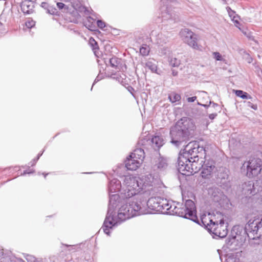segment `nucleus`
<instances>
[{
  "instance_id": "44",
  "label": "nucleus",
  "mask_w": 262,
  "mask_h": 262,
  "mask_svg": "<svg viewBox=\"0 0 262 262\" xmlns=\"http://www.w3.org/2000/svg\"><path fill=\"white\" fill-rule=\"evenodd\" d=\"M57 6L59 9H62L63 8L65 5L62 3L58 2L57 3Z\"/></svg>"
},
{
  "instance_id": "39",
  "label": "nucleus",
  "mask_w": 262,
  "mask_h": 262,
  "mask_svg": "<svg viewBox=\"0 0 262 262\" xmlns=\"http://www.w3.org/2000/svg\"><path fill=\"white\" fill-rule=\"evenodd\" d=\"M97 24L98 27L100 29H103L105 27V23L101 20H98L97 21Z\"/></svg>"
},
{
  "instance_id": "45",
  "label": "nucleus",
  "mask_w": 262,
  "mask_h": 262,
  "mask_svg": "<svg viewBox=\"0 0 262 262\" xmlns=\"http://www.w3.org/2000/svg\"><path fill=\"white\" fill-rule=\"evenodd\" d=\"M217 116V114L216 113H212V114H210L209 115V118L211 119V120H213L215 118V117Z\"/></svg>"
},
{
  "instance_id": "29",
  "label": "nucleus",
  "mask_w": 262,
  "mask_h": 262,
  "mask_svg": "<svg viewBox=\"0 0 262 262\" xmlns=\"http://www.w3.org/2000/svg\"><path fill=\"white\" fill-rule=\"evenodd\" d=\"M111 77L112 79H115L118 81L119 82L121 83L123 82V78L120 75L115 73L111 75Z\"/></svg>"
},
{
  "instance_id": "40",
  "label": "nucleus",
  "mask_w": 262,
  "mask_h": 262,
  "mask_svg": "<svg viewBox=\"0 0 262 262\" xmlns=\"http://www.w3.org/2000/svg\"><path fill=\"white\" fill-rule=\"evenodd\" d=\"M226 262H239V261L238 258L229 256L226 259Z\"/></svg>"
},
{
  "instance_id": "34",
  "label": "nucleus",
  "mask_w": 262,
  "mask_h": 262,
  "mask_svg": "<svg viewBox=\"0 0 262 262\" xmlns=\"http://www.w3.org/2000/svg\"><path fill=\"white\" fill-rule=\"evenodd\" d=\"M26 26L28 28H32L35 25V22L32 19H28L26 21Z\"/></svg>"
},
{
  "instance_id": "7",
  "label": "nucleus",
  "mask_w": 262,
  "mask_h": 262,
  "mask_svg": "<svg viewBox=\"0 0 262 262\" xmlns=\"http://www.w3.org/2000/svg\"><path fill=\"white\" fill-rule=\"evenodd\" d=\"M262 161L259 158H252L243 164L241 169H246V175L249 178L258 176L262 169Z\"/></svg>"
},
{
  "instance_id": "26",
  "label": "nucleus",
  "mask_w": 262,
  "mask_h": 262,
  "mask_svg": "<svg viewBox=\"0 0 262 262\" xmlns=\"http://www.w3.org/2000/svg\"><path fill=\"white\" fill-rule=\"evenodd\" d=\"M145 67L150 70L152 72L156 73L157 66L152 61H148L145 63Z\"/></svg>"
},
{
  "instance_id": "31",
  "label": "nucleus",
  "mask_w": 262,
  "mask_h": 262,
  "mask_svg": "<svg viewBox=\"0 0 262 262\" xmlns=\"http://www.w3.org/2000/svg\"><path fill=\"white\" fill-rule=\"evenodd\" d=\"M90 43L92 47L93 50L94 51V52H95L96 51L95 50L98 49V46L97 45V42L95 40L94 38H91L90 39Z\"/></svg>"
},
{
  "instance_id": "48",
  "label": "nucleus",
  "mask_w": 262,
  "mask_h": 262,
  "mask_svg": "<svg viewBox=\"0 0 262 262\" xmlns=\"http://www.w3.org/2000/svg\"><path fill=\"white\" fill-rule=\"evenodd\" d=\"M218 105L217 104L215 103H214V102H212V106L213 107H215V106H217Z\"/></svg>"
},
{
  "instance_id": "8",
  "label": "nucleus",
  "mask_w": 262,
  "mask_h": 262,
  "mask_svg": "<svg viewBox=\"0 0 262 262\" xmlns=\"http://www.w3.org/2000/svg\"><path fill=\"white\" fill-rule=\"evenodd\" d=\"M242 194L246 197L253 195L257 192H259L262 197V179L256 183V186L252 181L245 182L241 185Z\"/></svg>"
},
{
  "instance_id": "42",
  "label": "nucleus",
  "mask_w": 262,
  "mask_h": 262,
  "mask_svg": "<svg viewBox=\"0 0 262 262\" xmlns=\"http://www.w3.org/2000/svg\"><path fill=\"white\" fill-rule=\"evenodd\" d=\"M227 11L228 12V14L231 18H232L234 16V15H236L235 14V12L234 11L232 10L230 8H227Z\"/></svg>"
},
{
  "instance_id": "5",
  "label": "nucleus",
  "mask_w": 262,
  "mask_h": 262,
  "mask_svg": "<svg viewBox=\"0 0 262 262\" xmlns=\"http://www.w3.org/2000/svg\"><path fill=\"white\" fill-rule=\"evenodd\" d=\"M168 214L176 215L196 222L198 217L194 203L191 200L186 201L184 204L170 201Z\"/></svg>"
},
{
  "instance_id": "32",
  "label": "nucleus",
  "mask_w": 262,
  "mask_h": 262,
  "mask_svg": "<svg viewBox=\"0 0 262 262\" xmlns=\"http://www.w3.org/2000/svg\"><path fill=\"white\" fill-rule=\"evenodd\" d=\"M213 58L217 61H222L223 58L221 55V54L217 52H214L212 53Z\"/></svg>"
},
{
  "instance_id": "49",
  "label": "nucleus",
  "mask_w": 262,
  "mask_h": 262,
  "mask_svg": "<svg viewBox=\"0 0 262 262\" xmlns=\"http://www.w3.org/2000/svg\"><path fill=\"white\" fill-rule=\"evenodd\" d=\"M252 61V59L251 58H249L248 59V63H251Z\"/></svg>"
},
{
  "instance_id": "17",
  "label": "nucleus",
  "mask_w": 262,
  "mask_h": 262,
  "mask_svg": "<svg viewBox=\"0 0 262 262\" xmlns=\"http://www.w3.org/2000/svg\"><path fill=\"white\" fill-rule=\"evenodd\" d=\"M167 166L168 163L167 159L162 157H160L157 159L154 165L155 168L156 167L157 169L160 171L164 170L167 168Z\"/></svg>"
},
{
  "instance_id": "37",
  "label": "nucleus",
  "mask_w": 262,
  "mask_h": 262,
  "mask_svg": "<svg viewBox=\"0 0 262 262\" xmlns=\"http://www.w3.org/2000/svg\"><path fill=\"white\" fill-rule=\"evenodd\" d=\"M43 152V151L41 153L38 154V155H37V157L36 158L33 159V160L31 162V165L32 166H34L36 164L37 161L39 160L40 157L42 155Z\"/></svg>"
},
{
  "instance_id": "38",
  "label": "nucleus",
  "mask_w": 262,
  "mask_h": 262,
  "mask_svg": "<svg viewBox=\"0 0 262 262\" xmlns=\"http://www.w3.org/2000/svg\"><path fill=\"white\" fill-rule=\"evenodd\" d=\"M103 74H98V76L96 77V78H95V80H94V82L93 84V85L91 88V90H92V88H93V85L95 84V83L98 82L99 81H100V80H101L103 78Z\"/></svg>"
},
{
  "instance_id": "9",
  "label": "nucleus",
  "mask_w": 262,
  "mask_h": 262,
  "mask_svg": "<svg viewBox=\"0 0 262 262\" xmlns=\"http://www.w3.org/2000/svg\"><path fill=\"white\" fill-rule=\"evenodd\" d=\"M248 236L251 239L259 238L262 236V219L260 221L254 220L249 221L245 227Z\"/></svg>"
},
{
  "instance_id": "1",
  "label": "nucleus",
  "mask_w": 262,
  "mask_h": 262,
  "mask_svg": "<svg viewBox=\"0 0 262 262\" xmlns=\"http://www.w3.org/2000/svg\"><path fill=\"white\" fill-rule=\"evenodd\" d=\"M122 194L125 197H135L136 201L123 206L118 218L122 221L145 213V205L154 211L168 214L170 201L155 195L159 192L151 174L141 177H127L124 180Z\"/></svg>"
},
{
  "instance_id": "56",
  "label": "nucleus",
  "mask_w": 262,
  "mask_h": 262,
  "mask_svg": "<svg viewBox=\"0 0 262 262\" xmlns=\"http://www.w3.org/2000/svg\"><path fill=\"white\" fill-rule=\"evenodd\" d=\"M235 228H236L235 227H234V228H233V231H234V230H235Z\"/></svg>"
},
{
  "instance_id": "27",
  "label": "nucleus",
  "mask_w": 262,
  "mask_h": 262,
  "mask_svg": "<svg viewBox=\"0 0 262 262\" xmlns=\"http://www.w3.org/2000/svg\"><path fill=\"white\" fill-rule=\"evenodd\" d=\"M150 51L149 46L146 45H143L140 48V53L143 56H147L148 55Z\"/></svg>"
},
{
  "instance_id": "51",
  "label": "nucleus",
  "mask_w": 262,
  "mask_h": 262,
  "mask_svg": "<svg viewBox=\"0 0 262 262\" xmlns=\"http://www.w3.org/2000/svg\"><path fill=\"white\" fill-rule=\"evenodd\" d=\"M18 261L19 262H25L23 259H22L21 258H19L18 259Z\"/></svg>"
},
{
  "instance_id": "4",
  "label": "nucleus",
  "mask_w": 262,
  "mask_h": 262,
  "mask_svg": "<svg viewBox=\"0 0 262 262\" xmlns=\"http://www.w3.org/2000/svg\"><path fill=\"white\" fill-rule=\"evenodd\" d=\"M109 193L110 201L107 213L105 219L104 221L103 225L101 228L103 232L108 235H110V230L112 229L114 227L117 226L118 224H120L121 223L123 222L121 221V220L118 218V213L120 209L123 206L126 205L128 206L129 205V203L132 204V203L134 202H131L128 200V201L126 202L125 204L122 205L118 210L117 215L116 216L115 209L121 203L120 198H121V195L120 196L118 193Z\"/></svg>"
},
{
  "instance_id": "55",
  "label": "nucleus",
  "mask_w": 262,
  "mask_h": 262,
  "mask_svg": "<svg viewBox=\"0 0 262 262\" xmlns=\"http://www.w3.org/2000/svg\"><path fill=\"white\" fill-rule=\"evenodd\" d=\"M42 174L44 175L45 178H46V176H47V175L48 174V173H47V174H45V173H43Z\"/></svg>"
},
{
  "instance_id": "54",
  "label": "nucleus",
  "mask_w": 262,
  "mask_h": 262,
  "mask_svg": "<svg viewBox=\"0 0 262 262\" xmlns=\"http://www.w3.org/2000/svg\"><path fill=\"white\" fill-rule=\"evenodd\" d=\"M66 247H73L74 246V245H65Z\"/></svg>"
},
{
  "instance_id": "35",
  "label": "nucleus",
  "mask_w": 262,
  "mask_h": 262,
  "mask_svg": "<svg viewBox=\"0 0 262 262\" xmlns=\"http://www.w3.org/2000/svg\"><path fill=\"white\" fill-rule=\"evenodd\" d=\"M26 259L28 262H36V258L33 255L27 254L25 256Z\"/></svg>"
},
{
  "instance_id": "24",
  "label": "nucleus",
  "mask_w": 262,
  "mask_h": 262,
  "mask_svg": "<svg viewBox=\"0 0 262 262\" xmlns=\"http://www.w3.org/2000/svg\"><path fill=\"white\" fill-rule=\"evenodd\" d=\"M181 97L180 95L174 92H171L168 95V99L169 101L172 103L176 102H178V104L179 103L181 100Z\"/></svg>"
},
{
  "instance_id": "25",
  "label": "nucleus",
  "mask_w": 262,
  "mask_h": 262,
  "mask_svg": "<svg viewBox=\"0 0 262 262\" xmlns=\"http://www.w3.org/2000/svg\"><path fill=\"white\" fill-rule=\"evenodd\" d=\"M233 93L238 97L242 99H251L252 97L247 93L244 92L242 90H233Z\"/></svg>"
},
{
  "instance_id": "57",
  "label": "nucleus",
  "mask_w": 262,
  "mask_h": 262,
  "mask_svg": "<svg viewBox=\"0 0 262 262\" xmlns=\"http://www.w3.org/2000/svg\"><path fill=\"white\" fill-rule=\"evenodd\" d=\"M203 106H205V107H206V106H207V105H203Z\"/></svg>"
},
{
  "instance_id": "23",
  "label": "nucleus",
  "mask_w": 262,
  "mask_h": 262,
  "mask_svg": "<svg viewBox=\"0 0 262 262\" xmlns=\"http://www.w3.org/2000/svg\"><path fill=\"white\" fill-rule=\"evenodd\" d=\"M151 142L156 147L160 148L163 145V140L161 137L156 136L151 138Z\"/></svg>"
},
{
  "instance_id": "19",
  "label": "nucleus",
  "mask_w": 262,
  "mask_h": 262,
  "mask_svg": "<svg viewBox=\"0 0 262 262\" xmlns=\"http://www.w3.org/2000/svg\"><path fill=\"white\" fill-rule=\"evenodd\" d=\"M21 9L25 14H30L33 11L32 4L30 1H26L22 3Z\"/></svg>"
},
{
  "instance_id": "3",
  "label": "nucleus",
  "mask_w": 262,
  "mask_h": 262,
  "mask_svg": "<svg viewBox=\"0 0 262 262\" xmlns=\"http://www.w3.org/2000/svg\"><path fill=\"white\" fill-rule=\"evenodd\" d=\"M194 129L195 125L192 119L188 117L182 118L170 128L171 143L179 147L181 143L188 140Z\"/></svg>"
},
{
  "instance_id": "16",
  "label": "nucleus",
  "mask_w": 262,
  "mask_h": 262,
  "mask_svg": "<svg viewBox=\"0 0 262 262\" xmlns=\"http://www.w3.org/2000/svg\"><path fill=\"white\" fill-rule=\"evenodd\" d=\"M140 161L133 157L129 156V158H127L125 161V167L128 170H136L141 164Z\"/></svg>"
},
{
  "instance_id": "43",
  "label": "nucleus",
  "mask_w": 262,
  "mask_h": 262,
  "mask_svg": "<svg viewBox=\"0 0 262 262\" xmlns=\"http://www.w3.org/2000/svg\"><path fill=\"white\" fill-rule=\"evenodd\" d=\"M196 99V97L193 96V97H188L187 100L188 102H193Z\"/></svg>"
},
{
  "instance_id": "18",
  "label": "nucleus",
  "mask_w": 262,
  "mask_h": 262,
  "mask_svg": "<svg viewBox=\"0 0 262 262\" xmlns=\"http://www.w3.org/2000/svg\"><path fill=\"white\" fill-rule=\"evenodd\" d=\"M129 157L140 161V162L142 164L145 158V152L143 149L141 148H137L129 155Z\"/></svg>"
},
{
  "instance_id": "13",
  "label": "nucleus",
  "mask_w": 262,
  "mask_h": 262,
  "mask_svg": "<svg viewBox=\"0 0 262 262\" xmlns=\"http://www.w3.org/2000/svg\"><path fill=\"white\" fill-rule=\"evenodd\" d=\"M215 168V163L213 160H205L202 168L201 175L205 179H209L212 174Z\"/></svg>"
},
{
  "instance_id": "41",
  "label": "nucleus",
  "mask_w": 262,
  "mask_h": 262,
  "mask_svg": "<svg viewBox=\"0 0 262 262\" xmlns=\"http://www.w3.org/2000/svg\"><path fill=\"white\" fill-rule=\"evenodd\" d=\"M246 103H247V106L250 107L254 110H257V106L256 104H253V103H252L251 102H249V101L246 102Z\"/></svg>"
},
{
  "instance_id": "33",
  "label": "nucleus",
  "mask_w": 262,
  "mask_h": 262,
  "mask_svg": "<svg viewBox=\"0 0 262 262\" xmlns=\"http://www.w3.org/2000/svg\"><path fill=\"white\" fill-rule=\"evenodd\" d=\"M239 16L237 15H234V16L231 18L232 20L234 23L235 26L240 29L239 25L240 23L238 21Z\"/></svg>"
},
{
  "instance_id": "36",
  "label": "nucleus",
  "mask_w": 262,
  "mask_h": 262,
  "mask_svg": "<svg viewBox=\"0 0 262 262\" xmlns=\"http://www.w3.org/2000/svg\"><path fill=\"white\" fill-rule=\"evenodd\" d=\"M229 176L226 171L224 172L223 173H221L218 175V178L222 180H227L228 179Z\"/></svg>"
},
{
  "instance_id": "30",
  "label": "nucleus",
  "mask_w": 262,
  "mask_h": 262,
  "mask_svg": "<svg viewBox=\"0 0 262 262\" xmlns=\"http://www.w3.org/2000/svg\"><path fill=\"white\" fill-rule=\"evenodd\" d=\"M41 7L47 10V11L48 13L51 14V9H52V7L50 6L46 2H42L41 4Z\"/></svg>"
},
{
  "instance_id": "14",
  "label": "nucleus",
  "mask_w": 262,
  "mask_h": 262,
  "mask_svg": "<svg viewBox=\"0 0 262 262\" xmlns=\"http://www.w3.org/2000/svg\"><path fill=\"white\" fill-rule=\"evenodd\" d=\"M241 237L240 235H234L233 232H232V235L231 237H228L226 239V243L227 246L231 250H236L242 245L241 244L238 243L239 239H241Z\"/></svg>"
},
{
  "instance_id": "21",
  "label": "nucleus",
  "mask_w": 262,
  "mask_h": 262,
  "mask_svg": "<svg viewBox=\"0 0 262 262\" xmlns=\"http://www.w3.org/2000/svg\"><path fill=\"white\" fill-rule=\"evenodd\" d=\"M156 41L159 46H163L168 41V38L166 35L163 33H159L157 36Z\"/></svg>"
},
{
  "instance_id": "50",
  "label": "nucleus",
  "mask_w": 262,
  "mask_h": 262,
  "mask_svg": "<svg viewBox=\"0 0 262 262\" xmlns=\"http://www.w3.org/2000/svg\"><path fill=\"white\" fill-rule=\"evenodd\" d=\"M18 261L19 262H25L23 259H22L21 258H19L18 259Z\"/></svg>"
},
{
  "instance_id": "22",
  "label": "nucleus",
  "mask_w": 262,
  "mask_h": 262,
  "mask_svg": "<svg viewBox=\"0 0 262 262\" xmlns=\"http://www.w3.org/2000/svg\"><path fill=\"white\" fill-rule=\"evenodd\" d=\"M95 20L91 16L87 17L86 19L83 22L84 25L86 28L90 30H94L95 28L94 23Z\"/></svg>"
},
{
  "instance_id": "10",
  "label": "nucleus",
  "mask_w": 262,
  "mask_h": 262,
  "mask_svg": "<svg viewBox=\"0 0 262 262\" xmlns=\"http://www.w3.org/2000/svg\"><path fill=\"white\" fill-rule=\"evenodd\" d=\"M182 39L190 47L194 49L201 50V46L198 43V36L188 29L185 28L182 30L180 33Z\"/></svg>"
},
{
  "instance_id": "15",
  "label": "nucleus",
  "mask_w": 262,
  "mask_h": 262,
  "mask_svg": "<svg viewBox=\"0 0 262 262\" xmlns=\"http://www.w3.org/2000/svg\"><path fill=\"white\" fill-rule=\"evenodd\" d=\"M209 194L211 195L213 201L216 202L224 200L226 198L221 189L216 187L210 188L209 189Z\"/></svg>"
},
{
  "instance_id": "11",
  "label": "nucleus",
  "mask_w": 262,
  "mask_h": 262,
  "mask_svg": "<svg viewBox=\"0 0 262 262\" xmlns=\"http://www.w3.org/2000/svg\"><path fill=\"white\" fill-rule=\"evenodd\" d=\"M161 2L163 5L161 7L162 21L172 19L176 20L178 16L170 9L171 3L174 2L171 0H161Z\"/></svg>"
},
{
  "instance_id": "12",
  "label": "nucleus",
  "mask_w": 262,
  "mask_h": 262,
  "mask_svg": "<svg viewBox=\"0 0 262 262\" xmlns=\"http://www.w3.org/2000/svg\"><path fill=\"white\" fill-rule=\"evenodd\" d=\"M127 177H133V176H125L123 180V185H121V182L119 180L117 179H113L111 180L108 184V191L109 193H115L118 191H120L121 196L123 199H130L132 197H125L122 195V191L124 188V183L125 179Z\"/></svg>"
},
{
  "instance_id": "6",
  "label": "nucleus",
  "mask_w": 262,
  "mask_h": 262,
  "mask_svg": "<svg viewBox=\"0 0 262 262\" xmlns=\"http://www.w3.org/2000/svg\"><path fill=\"white\" fill-rule=\"evenodd\" d=\"M217 217L214 221L213 219L209 220V223L202 220V223L210 233L220 238L226 236L228 233L227 223L225 224L224 215L220 213H217Z\"/></svg>"
},
{
  "instance_id": "53",
  "label": "nucleus",
  "mask_w": 262,
  "mask_h": 262,
  "mask_svg": "<svg viewBox=\"0 0 262 262\" xmlns=\"http://www.w3.org/2000/svg\"><path fill=\"white\" fill-rule=\"evenodd\" d=\"M3 24L0 22V30L2 29Z\"/></svg>"
},
{
  "instance_id": "28",
  "label": "nucleus",
  "mask_w": 262,
  "mask_h": 262,
  "mask_svg": "<svg viewBox=\"0 0 262 262\" xmlns=\"http://www.w3.org/2000/svg\"><path fill=\"white\" fill-rule=\"evenodd\" d=\"M180 64V61L176 58H171L170 61V64L173 67H177Z\"/></svg>"
},
{
  "instance_id": "46",
  "label": "nucleus",
  "mask_w": 262,
  "mask_h": 262,
  "mask_svg": "<svg viewBox=\"0 0 262 262\" xmlns=\"http://www.w3.org/2000/svg\"><path fill=\"white\" fill-rule=\"evenodd\" d=\"M34 171V170H33L32 171H28L27 170H25V171H24L23 173L21 174V175L24 176V175H25V174H26L27 173H28V174L29 173H31L33 172Z\"/></svg>"
},
{
  "instance_id": "20",
  "label": "nucleus",
  "mask_w": 262,
  "mask_h": 262,
  "mask_svg": "<svg viewBox=\"0 0 262 262\" xmlns=\"http://www.w3.org/2000/svg\"><path fill=\"white\" fill-rule=\"evenodd\" d=\"M109 63L112 67L117 70H120L121 68V59L116 57H113L109 59Z\"/></svg>"
},
{
  "instance_id": "2",
  "label": "nucleus",
  "mask_w": 262,
  "mask_h": 262,
  "mask_svg": "<svg viewBox=\"0 0 262 262\" xmlns=\"http://www.w3.org/2000/svg\"><path fill=\"white\" fill-rule=\"evenodd\" d=\"M205 154L203 146L196 141L190 142L180 153L178 159V170L183 175L189 176L200 171L203 166Z\"/></svg>"
},
{
  "instance_id": "52",
  "label": "nucleus",
  "mask_w": 262,
  "mask_h": 262,
  "mask_svg": "<svg viewBox=\"0 0 262 262\" xmlns=\"http://www.w3.org/2000/svg\"><path fill=\"white\" fill-rule=\"evenodd\" d=\"M36 262H45V261L44 260H43L42 259H39V260H37Z\"/></svg>"
},
{
  "instance_id": "47",
  "label": "nucleus",
  "mask_w": 262,
  "mask_h": 262,
  "mask_svg": "<svg viewBox=\"0 0 262 262\" xmlns=\"http://www.w3.org/2000/svg\"><path fill=\"white\" fill-rule=\"evenodd\" d=\"M172 75L175 76L177 75L178 72H175L173 70V71H172Z\"/></svg>"
}]
</instances>
